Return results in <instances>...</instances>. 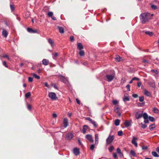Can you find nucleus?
<instances>
[{
	"label": "nucleus",
	"mask_w": 159,
	"mask_h": 159,
	"mask_svg": "<svg viewBox=\"0 0 159 159\" xmlns=\"http://www.w3.org/2000/svg\"><path fill=\"white\" fill-rule=\"evenodd\" d=\"M152 15H153L152 14L151 15L149 13H141L140 16L141 22L143 24L148 22L150 20L152 19Z\"/></svg>",
	"instance_id": "nucleus-1"
},
{
	"label": "nucleus",
	"mask_w": 159,
	"mask_h": 159,
	"mask_svg": "<svg viewBox=\"0 0 159 159\" xmlns=\"http://www.w3.org/2000/svg\"><path fill=\"white\" fill-rule=\"evenodd\" d=\"M115 74H107L106 75V80L109 82L111 81L115 77Z\"/></svg>",
	"instance_id": "nucleus-2"
},
{
	"label": "nucleus",
	"mask_w": 159,
	"mask_h": 159,
	"mask_svg": "<svg viewBox=\"0 0 159 159\" xmlns=\"http://www.w3.org/2000/svg\"><path fill=\"white\" fill-rule=\"evenodd\" d=\"M48 97L52 100H55L57 98L56 94L53 92L49 93Z\"/></svg>",
	"instance_id": "nucleus-3"
},
{
	"label": "nucleus",
	"mask_w": 159,
	"mask_h": 159,
	"mask_svg": "<svg viewBox=\"0 0 159 159\" xmlns=\"http://www.w3.org/2000/svg\"><path fill=\"white\" fill-rule=\"evenodd\" d=\"M58 77H59L61 80L64 83H66L68 82V79L61 75H59Z\"/></svg>",
	"instance_id": "nucleus-4"
},
{
	"label": "nucleus",
	"mask_w": 159,
	"mask_h": 159,
	"mask_svg": "<svg viewBox=\"0 0 159 159\" xmlns=\"http://www.w3.org/2000/svg\"><path fill=\"white\" fill-rule=\"evenodd\" d=\"M114 139V136H110L109 135V136L108 137V138L106 140V142L107 143V144H109L111 143L113 141V140Z\"/></svg>",
	"instance_id": "nucleus-5"
},
{
	"label": "nucleus",
	"mask_w": 159,
	"mask_h": 159,
	"mask_svg": "<svg viewBox=\"0 0 159 159\" xmlns=\"http://www.w3.org/2000/svg\"><path fill=\"white\" fill-rule=\"evenodd\" d=\"M135 116L137 119H139L142 117L143 113L141 111H138L136 113Z\"/></svg>",
	"instance_id": "nucleus-6"
},
{
	"label": "nucleus",
	"mask_w": 159,
	"mask_h": 159,
	"mask_svg": "<svg viewBox=\"0 0 159 159\" xmlns=\"http://www.w3.org/2000/svg\"><path fill=\"white\" fill-rule=\"evenodd\" d=\"M137 139H138L137 138L134 136L133 137L131 141L132 143L134 144L136 147L138 146V144L136 142V140H137Z\"/></svg>",
	"instance_id": "nucleus-7"
},
{
	"label": "nucleus",
	"mask_w": 159,
	"mask_h": 159,
	"mask_svg": "<svg viewBox=\"0 0 159 159\" xmlns=\"http://www.w3.org/2000/svg\"><path fill=\"white\" fill-rule=\"evenodd\" d=\"M2 34L3 37L5 38H6L7 37V36L8 34V32L6 30L4 29H3Z\"/></svg>",
	"instance_id": "nucleus-8"
},
{
	"label": "nucleus",
	"mask_w": 159,
	"mask_h": 159,
	"mask_svg": "<svg viewBox=\"0 0 159 159\" xmlns=\"http://www.w3.org/2000/svg\"><path fill=\"white\" fill-rule=\"evenodd\" d=\"M27 29L28 32L30 33H37V30H33L30 28H28Z\"/></svg>",
	"instance_id": "nucleus-9"
},
{
	"label": "nucleus",
	"mask_w": 159,
	"mask_h": 159,
	"mask_svg": "<svg viewBox=\"0 0 159 159\" xmlns=\"http://www.w3.org/2000/svg\"><path fill=\"white\" fill-rule=\"evenodd\" d=\"M86 138L90 142H93V141L92 139V136L90 134H87L85 136Z\"/></svg>",
	"instance_id": "nucleus-10"
},
{
	"label": "nucleus",
	"mask_w": 159,
	"mask_h": 159,
	"mask_svg": "<svg viewBox=\"0 0 159 159\" xmlns=\"http://www.w3.org/2000/svg\"><path fill=\"white\" fill-rule=\"evenodd\" d=\"M73 152L75 155H78L80 153L79 149L77 148H74L73 149Z\"/></svg>",
	"instance_id": "nucleus-11"
},
{
	"label": "nucleus",
	"mask_w": 159,
	"mask_h": 159,
	"mask_svg": "<svg viewBox=\"0 0 159 159\" xmlns=\"http://www.w3.org/2000/svg\"><path fill=\"white\" fill-rule=\"evenodd\" d=\"M63 124L65 128H66L68 125V120L67 118H65L63 120Z\"/></svg>",
	"instance_id": "nucleus-12"
},
{
	"label": "nucleus",
	"mask_w": 159,
	"mask_h": 159,
	"mask_svg": "<svg viewBox=\"0 0 159 159\" xmlns=\"http://www.w3.org/2000/svg\"><path fill=\"white\" fill-rule=\"evenodd\" d=\"M42 61V64L45 66H47L49 63V61L48 60L46 59H43Z\"/></svg>",
	"instance_id": "nucleus-13"
},
{
	"label": "nucleus",
	"mask_w": 159,
	"mask_h": 159,
	"mask_svg": "<svg viewBox=\"0 0 159 159\" xmlns=\"http://www.w3.org/2000/svg\"><path fill=\"white\" fill-rule=\"evenodd\" d=\"M144 94L145 95L148 96V97H151V96L152 94L151 93L149 92L147 90L145 89L144 91Z\"/></svg>",
	"instance_id": "nucleus-14"
},
{
	"label": "nucleus",
	"mask_w": 159,
	"mask_h": 159,
	"mask_svg": "<svg viewBox=\"0 0 159 159\" xmlns=\"http://www.w3.org/2000/svg\"><path fill=\"white\" fill-rule=\"evenodd\" d=\"M124 124L126 127L131 126V121H129L126 120Z\"/></svg>",
	"instance_id": "nucleus-15"
},
{
	"label": "nucleus",
	"mask_w": 159,
	"mask_h": 159,
	"mask_svg": "<svg viewBox=\"0 0 159 159\" xmlns=\"http://www.w3.org/2000/svg\"><path fill=\"white\" fill-rule=\"evenodd\" d=\"M98 134H95V145H97L98 143Z\"/></svg>",
	"instance_id": "nucleus-16"
},
{
	"label": "nucleus",
	"mask_w": 159,
	"mask_h": 159,
	"mask_svg": "<svg viewBox=\"0 0 159 159\" xmlns=\"http://www.w3.org/2000/svg\"><path fill=\"white\" fill-rule=\"evenodd\" d=\"M115 61L117 62L122 61L123 60L122 58H121L119 56L116 55L115 58Z\"/></svg>",
	"instance_id": "nucleus-17"
},
{
	"label": "nucleus",
	"mask_w": 159,
	"mask_h": 159,
	"mask_svg": "<svg viewBox=\"0 0 159 159\" xmlns=\"http://www.w3.org/2000/svg\"><path fill=\"white\" fill-rule=\"evenodd\" d=\"M88 127L87 125H84L83 127V134H85L86 132V131Z\"/></svg>",
	"instance_id": "nucleus-18"
},
{
	"label": "nucleus",
	"mask_w": 159,
	"mask_h": 159,
	"mask_svg": "<svg viewBox=\"0 0 159 159\" xmlns=\"http://www.w3.org/2000/svg\"><path fill=\"white\" fill-rule=\"evenodd\" d=\"M116 152L120 157H123V154L121 153V150L119 148H118L117 149Z\"/></svg>",
	"instance_id": "nucleus-19"
},
{
	"label": "nucleus",
	"mask_w": 159,
	"mask_h": 159,
	"mask_svg": "<svg viewBox=\"0 0 159 159\" xmlns=\"http://www.w3.org/2000/svg\"><path fill=\"white\" fill-rule=\"evenodd\" d=\"M57 28L59 30V32L61 34H63L64 33V28L60 26H58Z\"/></svg>",
	"instance_id": "nucleus-20"
},
{
	"label": "nucleus",
	"mask_w": 159,
	"mask_h": 159,
	"mask_svg": "<svg viewBox=\"0 0 159 159\" xmlns=\"http://www.w3.org/2000/svg\"><path fill=\"white\" fill-rule=\"evenodd\" d=\"M129 100V97L128 96H127L125 95L124 96V97L123 98V100L124 102H125L126 101H128Z\"/></svg>",
	"instance_id": "nucleus-21"
},
{
	"label": "nucleus",
	"mask_w": 159,
	"mask_h": 159,
	"mask_svg": "<svg viewBox=\"0 0 159 159\" xmlns=\"http://www.w3.org/2000/svg\"><path fill=\"white\" fill-rule=\"evenodd\" d=\"M77 48L79 50H81L83 48V46L82 44L81 43H78L77 44Z\"/></svg>",
	"instance_id": "nucleus-22"
},
{
	"label": "nucleus",
	"mask_w": 159,
	"mask_h": 159,
	"mask_svg": "<svg viewBox=\"0 0 159 159\" xmlns=\"http://www.w3.org/2000/svg\"><path fill=\"white\" fill-rule=\"evenodd\" d=\"M73 134L72 133H69L67 134L66 136L67 138L68 139H70L73 137Z\"/></svg>",
	"instance_id": "nucleus-23"
},
{
	"label": "nucleus",
	"mask_w": 159,
	"mask_h": 159,
	"mask_svg": "<svg viewBox=\"0 0 159 159\" xmlns=\"http://www.w3.org/2000/svg\"><path fill=\"white\" fill-rule=\"evenodd\" d=\"M145 34L148 35L150 36H152L153 35V33L152 32H150L149 31H146L145 32Z\"/></svg>",
	"instance_id": "nucleus-24"
},
{
	"label": "nucleus",
	"mask_w": 159,
	"mask_h": 159,
	"mask_svg": "<svg viewBox=\"0 0 159 159\" xmlns=\"http://www.w3.org/2000/svg\"><path fill=\"white\" fill-rule=\"evenodd\" d=\"M48 42L49 43L51 44V46L52 47H53L54 46V42L51 38L48 39Z\"/></svg>",
	"instance_id": "nucleus-25"
},
{
	"label": "nucleus",
	"mask_w": 159,
	"mask_h": 159,
	"mask_svg": "<svg viewBox=\"0 0 159 159\" xmlns=\"http://www.w3.org/2000/svg\"><path fill=\"white\" fill-rule=\"evenodd\" d=\"M120 120L119 119L116 120L115 121V125L116 126H118L120 124Z\"/></svg>",
	"instance_id": "nucleus-26"
},
{
	"label": "nucleus",
	"mask_w": 159,
	"mask_h": 159,
	"mask_svg": "<svg viewBox=\"0 0 159 159\" xmlns=\"http://www.w3.org/2000/svg\"><path fill=\"white\" fill-rule=\"evenodd\" d=\"M152 155L154 157H158L159 156L155 152H152Z\"/></svg>",
	"instance_id": "nucleus-27"
},
{
	"label": "nucleus",
	"mask_w": 159,
	"mask_h": 159,
	"mask_svg": "<svg viewBox=\"0 0 159 159\" xmlns=\"http://www.w3.org/2000/svg\"><path fill=\"white\" fill-rule=\"evenodd\" d=\"M155 128V126L154 124L151 125L149 126V129L151 130H152Z\"/></svg>",
	"instance_id": "nucleus-28"
},
{
	"label": "nucleus",
	"mask_w": 159,
	"mask_h": 159,
	"mask_svg": "<svg viewBox=\"0 0 159 159\" xmlns=\"http://www.w3.org/2000/svg\"><path fill=\"white\" fill-rule=\"evenodd\" d=\"M33 76L35 78L37 79H39L40 78V77L38 75L36 74L35 73H33L32 74Z\"/></svg>",
	"instance_id": "nucleus-29"
},
{
	"label": "nucleus",
	"mask_w": 159,
	"mask_h": 159,
	"mask_svg": "<svg viewBox=\"0 0 159 159\" xmlns=\"http://www.w3.org/2000/svg\"><path fill=\"white\" fill-rule=\"evenodd\" d=\"M120 109L119 107H115L114 108V111L116 113H119Z\"/></svg>",
	"instance_id": "nucleus-30"
},
{
	"label": "nucleus",
	"mask_w": 159,
	"mask_h": 159,
	"mask_svg": "<svg viewBox=\"0 0 159 159\" xmlns=\"http://www.w3.org/2000/svg\"><path fill=\"white\" fill-rule=\"evenodd\" d=\"M79 54L81 56H83L84 55V51L83 50H81L79 52Z\"/></svg>",
	"instance_id": "nucleus-31"
},
{
	"label": "nucleus",
	"mask_w": 159,
	"mask_h": 159,
	"mask_svg": "<svg viewBox=\"0 0 159 159\" xmlns=\"http://www.w3.org/2000/svg\"><path fill=\"white\" fill-rule=\"evenodd\" d=\"M153 112L155 113H158L159 112L158 109L156 107H154L153 108Z\"/></svg>",
	"instance_id": "nucleus-32"
},
{
	"label": "nucleus",
	"mask_w": 159,
	"mask_h": 159,
	"mask_svg": "<svg viewBox=\"0 0 159 159\" xmlns=\"http://www.w3.org/2000/svg\"><path fill=\"white\" fill-rule=\"evenodd\" d=\"M90 122L95 127H97V125L95 121H94L92 120V121Z\"/></svg>",
	"instance_id": "nucleus-33"
},
{
	"label": "nucleus",
	"mask_w": 159,
	"mask_h": 159,
	"mask_svg": "<svg viewBox=\"0 0 159 159\" xmlns=\"http://www.w3.org/2000/svg\"><path fill=\"white\" fill-rule=\"evenodd\" d=\"M142 62L143 63H145L146 64H148L150 63L149 61L145 59H143Z\"/></svg>",
	"instance_id": "nucleus-34"
},
{
	"label": "nucleus",
	"mask_w": 159,
	"mask_h": 159,
	"mask_svg": "<svg viewBox=\"0 0 159 159\" xmlns=\"http://www.w3.org/2000/svg\"><path fill=\"white\" fill-rule=\"evenodd\" d=\"M52 56L53 57V58L54 59H55L54 58L57 57L58 55V53H57V52H55L54 53H52Z\"/></svg>",
	"instance_id": "nucleus-35"
},
{
	"label": "nucleus",
	"mask_w": 159,
	"mask_h": 159,
	"mask_svg": "<svg viewBox=\"0 0 159 159\" xmlns=\"http://www.w3.org/2000/svg\"><path fill=\"white\" fill-rule=\"evenodd\" d=\"M145 104V102H144L142 103L138 102L137 103V105L139 107H142Z\"/></svg>",
	"instance_id": "nucleus-36"
},
{
	"label": "nucleus",
	"mask_w": 159,
	"mask_h": 159,
	"mask_svg": "<svg viewBox=\"0 0 159 159\" xmlns=\"http://www.w3.org/2000/svg\"><path fill=\"white\" fill-rule=\"evenodd\" d=\"M114 149V147L113 146H111L108 148L109 151L110 152H111Z\"/></svg>",
	"instance_id": "nucleus-37"
},
{
	"label": "nucleus",
	"mask_w": 159,
	"mask_h": 159,
	"mask_svg": "<svg viewBox=\"0 0 159 159\" xmlns=\"http://www.w3.org/2000/svg\"><path fill=\"white\" fill-rule=\"evenodd\" d=\"M143 118L144 119H148V115L147 113H144L143 115Z\"/></svg>",
	"instance_id": "nucleus-38"
},
{
	"label": "nucleus",
	"mask_w": 159,
	"mask_h": 159,
	"mask_svg": "<svg viewBox=\"0 0 159 159\" xmlns=\"http://www.w3.org/2000/svg\"><path fill=\"white\" fill-rule=\"evenodd\" d=\"M139 101L140 102H143L144 100V97L143 96L139 97Z\"/></svg>",
	"instance_id": "nucleus-39"
},
{
	"label": "nucleus",
	"mask_w": 159,
	"mask_h": 159,
	"mask_svg": "<svg viewBox=\"0 0 159 159\" xmlns=\"http://www.w3.org/2000/svg\"><path fill=\"white\" fill-rule=\"evenodd\" d=\"M151 7L153 10H156L157 8V7L154 5H151Z\"/></svg>",
	"instance_id": "nucleus-40"
},
{
	"label": "nucleus",
	"mask_w": 159,
	"mask_h": 159,
	"mask_svg": "<svg viewBox=\"0 0 159 159\" xmlns=\"http://www.w3.org/2000/svg\"><path fill=\"white\" fill-rule=\"evenodd\" d=\"M31 95V93L30 92H28L26 93L25 94V97L26 98H29Z\"/></svg>",
	"instance_id": "nucleus-41"
},
{
	"label": "nucleus",
	"mask_w": 159,
	"mask_h": 159,
	"mask_svg": "<svg viewBox=\"0 0 159 159\" xmlns=\"http://www.w3.org/2000/svg\"><path fill=\"white\" fill-rule=\"evenodd\" d=\"M151 72L154 73L157 75L158 74V72L157 70L152 69L151 70Z\"/></svg>",
	"instance_id": "nucleus-42"
},
{
	"label": "nucleus",
	"mask_w": 159,
	"mask_h": 159,
	"mask_svg": "<svg viewBox=\"0 0 159 159\" xmlns=\"http://www.w3.org/2000/svg\"><path fill=\"white\" fill-rule=\"evenodd\" d=\"M113 104L114 105H116L118 104V102L117 100H113L112 101Z\"/></svg>",
	"instance_id": "nucleus-43"
},
{
	"label": "nucleus",
	"mask_w": 159,
	"mask_h": 159,
	"mask_svg": "<svg viewBox=\"0 0 159 159\" xmlns=\"http://www.w3.org/2000/svg\"><path fill=\"white\" fill-rule=\"evenodd\" d=\"M53 15V13L52 11L49 12L48 13V15L50 17H51Z\"/></svg>",
	"instance_id": "nucleus-44"
},
{
	"label": "nucleus",
	"mask_w": 159,
	"mask_h": 159,
	"mask_svg": "<svg viewBox=\"0 0 159 159\" xmlns=\"http://www.w3.org/2000/svg\"><path fill=\"white\" fill-rule=\"evenodd\" d=\"M141 124L142 128L143 129L147 127V125H146L143 124V123H141Z\"/></svg>",
	"instance_id": "nucleus-45"
},
{
	"label": "nucleus",
	"mask_w": 159,
	"mask_h": 159,
	"mask_svg": "<svg viewBox=\"0 0 159 159\" xmlns=\"http://www.w3.org/2000/svg\"><path fill=\"white\" fill-rule=\"evenodd\" d=\"M130 153L131 155H132L134 156H135V153L134 151L132 150L130 151Z\"/></svg>",
	"instance_id": "nucleus-46"
},
{
	"label": "nucleus",
	"mask_w": 159,
	"mask_h": 159,
	"mask_svg": "<svg viewBox=\"0 0 159 159\" xmlns=\"http://www.w3.org/2000/svg\"><path fill=\"white\" fill-rule=\"evenodd\" d=\"M10 8L11 11H12L14 10V6L13 5H10Z\"/></svg>",
	"instance_id": "nucleus-47"
},
{
	"label": "nucleus",
	"mask_w": 159,
	"mask_h": 159,
	"mask_svg": "<svg viewBox=\"0 0 159 159\" xmlns=\"http://www.w3.org/2000/svg\"><path fill=\"white\" fill-rule=\"evenodd\" d=\"M149 119L151 121L153 122L154 120V118L153 117L150 116L149 117Z\"/></svg>",
	"instance_id": "nucleus-48"
},
{
	"label": "nucleus",
	"mask_w": 159,
	"mask_h": 159,
	"mask_svg": "<svg viewBox=\"0 0 159 159\" xmlns=\"http://www.w3.org/2000/svg\"><path fill=\"white\" fill-rule=\"evenodd\" d=\"M52 86L55 89H58V87L56 85V84H52Z\"/></svg>",
	"instance_id": "nucleus-49"
},
{
	"label": "nucleus",
	"mask_w": 159,
	"mask_h": 159,
	"mask_svg": "<svg viewBox=\"0 0 159 159\" xmlns=\"http://www.w3.org/2000/svg\"><path fill=\"white\" fill-rule=\"evenodd\" d=\"M123 134V132L121 131V130H120V131H119L118 132V135H119V136H121Z\"/></svg>",
	"instance_id": "nucleus-50"
},
{
	"label": "nucleus",
	"mask_w": 159,
	"mask_h": 159,
	"mask_svg": "<svg viewBox=\"0 0 159 159\" xmlns=\"http://www.w3.org/2000/svg\"><path fill=\"white\" fill-rule=\"evenodd\" d=\"M3 65L5 66L6 67L8 68V66L6 62L5 61H4L2 62Z\"/></svg>",
	"instance_id": "nucleus-51"
},
{
	"label": "nucleus",
	"mask_w": 159,
	"mask_h": 159,
	"mask_svg": "<svg viewBox=\"0 0 159 159\" xmlns=\"http://www.w3.org/2000/svg\"><path fill=\"white\" fill-rule=\"evenodd\" d=\"M94 144H92L90 146V149L91 150H93L94 149Z\"/></svg>",
	"instance_id": "nucleus-52"
},
{
	"label": "nucleus",
	"mask_w": 159,
	"mask_h": 159,
	"mask_svg": "<svg viewBox=\"0 0 159 159\" xmlns=\"http://www.w3.org/2000/svg\"><path fill=\"white\" fill-rule=\"evenodd\" d=\"M148 147L146 146H143L142 147V149L143 150H146Z\"/></svg>",
	"instance_id": "nucleus-53"
},
{
	"label": "nucleus",
	"mask_w": 159,
	"mask_h": 159,
	"mask_svg": "<svg viewBox=\"0 0 159 159\" xmlns=\"http://www.w3.org/2000/svg\"><path fill=\"white\" fill-rule=\"evenodd\" d=\"M33 80V78L31 77H29L28 78V81L30 82H32Z\"/></svg>",
	"instance_id": "nucleus-54"
},
{
	"label": "nucleus",
	"mask_w": 159,
	"mask_h": 159,
	"mask_svg": "<svg viewBox=\"0 0 159 159\" xmlns=\"http://www.w3.org/2000/svg\"><path fill=\"white\" fill-rule=\"evenodd\" d=\"M130 85L129 84H127L126 86V87L127 89V90L128 91H130Z\"/></svg>",
	"instance_id": "nucleus-55"
},
{
	"label": "nucleus",
	"mask_w": 159,
	"mask_h": 159,
	"mask_svg": "<svg viewBox=\"0 0 159 159\" xmlns=\"http://www.w3.org/2000/svg\"><path fill=\"white\" fill-rule=\"evenodd\" d=\"M70 40L71 42H73L74 41V37L73 36H71L70 37Z\"/></svg>",
	"instance_id": "nucleus-56"
},
{
	"label": "nucleus",
	"mask_w": 159,
	"mask_h": 159,
	"mask_svg": "<svg viewBox=\"0 0 159 159\" xmlns=\"http://www.w3.org/2000/svg\"><path fill=\"white\" fill-rule=\"evenodd\" d=\"M113 157H114L115 159H116V158H117V155L116 154V153H113Z\"/></svg>",
	"instance_id": "nucleus-57"
},
{
	"label": "nucleus",
	"mask_w": 159,
	"mask_h": 159,
	"mask_svg": "<svg viewBox=\"0 0 159 159\" xmlns=\"http://www.w3.org/2000/svg\"><path fill=\"white\" fill-rule=\"evenodd\" d=\"M139 80V78H138L136 77H134L132 79V80Z\"/></svg>",
	"instance_id": "nucleus-58"
},
{
	"label": "nucleus",
	"mask_w": 159,
	"mask_h": 159,
	"mask_svg": "<svg viewBox=\"0 0 159 159\" xmlns=\"http://www.w3.org/2000/svg\"><path fill=\"white\" fill-rule=\"evenodd\" d=\"M27 108L29 110H30L31 109V106L30 105H27Z\"/></svg>",
	"instance_id": "nucleus-59"
},
{
	"label": "nucleus",
	"mask_w": 159,
	"mask_h": 159,
	"mask_svg": "<svg viewBox=\"0 0 159 159\" xmlns=\"http://www.w3.org/2000/svg\"><path fill=\"white\" fill-rule=\"evenodd\" d=\"M144 119V122L145 123H148L149 122V121H148V119Z\"/></svg>",
	"instance_id": "nucleus-60"
},
{
	"label": "nucleus",
	"mask_w": 159,
	"mask_h": 159,
	"mask_svg": "<svg viewBox=\"0 0 159 159\" xmlns=\"http://www.w3.org/2000/svg\"><path fill=\"white\" fill-rule=\"evenodd\" d=\"M44 84L45 86L49 88V85L47 82H45Z\"/></svg>",
	"instance_id": "nucleus-61"
},
{
	"label": "nucleus",
	"mask_w": 159,
	"mask_h": 159,
	"mask_svg": "<svg viewBox=\"0 0 159 159\" xmlns=\"http://www.w3.org/2000/svg\"><path fill=\"white\" fill-rule=\"evenodd\" d=\"M86 120H89L90 122L92 121V119H91L90 117H88L86 118Z\"/></svg>",
	"instance_id": "nucleus-62"
},
{
	"label": "nucleus",
	"mask_w": 159,
	"mask_h": 159,
	"mask_svg": "<svg viewBox=\"0 0 159 159\" xmlns=\"http://www.w3.org/2000/svg\"><path fill=\"white\" fill-rule=\"evenodd\" d=\"M141 85V83L140 82H139L137 83V86L139 87H140Z\"/></svg>",
	"instance_id": "nucleus-63"
},
{
	"label": "nucleus",
	"mask_w": 159,
	"mask_h": 159,
	"mask_svg": "<svg viewBox=\"0 0 159 159\" xmlns=\"http://www.w3.org/2000/svg\"><path fill=\"white\" fill-rule=\"evenodd\" d=\"M52 19L53 20H57L55 16H52L51 17Z\"/></svg>",
	"instance_id": "nucleus-64"
}]
</instances>
